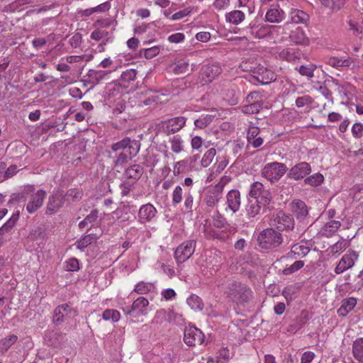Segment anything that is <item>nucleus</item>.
Returning <instances> with one entry per match:
<instances>
[{"label":"nucleus","instance_id":"34","mask_svg":"<svg viewBox=\"0 0 363 363\" xmlns=\"http://www.w3.org/2000/svg\"><path fill=\"white\" fill-rule=\"evenodd\" d=\"M245 18V15L244 12L240 10H233L225 14L226 21L234 25L240 24Z\"/></svg>","mask_w":363,"mask_h":363},{"label":"nucleus","instance_id":"38","mask_svg":"<svg viewBox=\"0 0 363 363\" xmlns=\"http://www.w3.org/2000/svg\"><path fill=\"white\" fill-rule=\"evenodd\" d=\"M19 211L13 213L11 217L0 228V235H4L13 228L19 218Z\"/></svg>","mask_w":363,"mask_h":363},{"label":"nucleus","instance_id":"19","mask_svg":"<svg viewBox=\"0 0 363 363\" xmlns=\"http://www.w3.org/2000/svg\"><path fill=\"white\" fill-rule=\"evenodd\" d=\"M65 195L62 191H54L49 196L47 203V213L53 214L57 212L65 204Z\"/></svg>","mask_w":363,"mask_h":363},{"label":"nucleus","instance_id":"53","mask_svg":"<svg viewBox=\"0 0 363 363\" xmlns=\"http://www.w3.org/2000/svg\"><path fill=\"white\" fill-rule=\"evenodd\" d=\"M263 94L257 91H251L245 98L246 103L263 102Z\"/></svg>","mask_w":363,"mask_h":363},{"label":"nucleus","instance_id":"14","mask_svg":"<svg viewBox=\"0 0 363 363\" xmlns=\"http://www.w3.org/2000/svg\"><path fill=\"white\" fill-rule=\"evenodd\" d=\"M204 337L202 331L194 326H188L184 329V342L188 346L201 345Z\"/></svg>","mask_w":363,"mask_h":363},{"label":"nucleus","instance_id":"52","mask_svg":"<svg viewBox=\"0 0 363 363\" xmlns=\"http://www.w3.org/2000/svg\"><path fill=\"white\" fill-rule=\"evenodd\" d=\"M313 102V99L309 95H304L299 96L296 99V106L298 108H302L304 106H310Z\"/></svg>","mask_w":363,"mask_h":363},{"label":"nucleus","instance_id":"30","mask_svg":"<svg viewBox=\"0 0 363 363\" xmlns=\"http://www.w3.org/2000/svg\"><path fill=\"white\" fill-rule=\"evenodd\" d=\"M263 204L259 200L250 199L245 207L248 219L255 218L260 212Z\"/></svg>","mask_w":363,"mask_h":363},{"label":"nucleus","instance_id":"29","mask_svg":"<svg viewBox=\"0 0 363 363\" xmlns=\"http://www.w3.org/2000/svg\"><path fill=\"white\" fill-rule=\"evenodd\" d=\"M357 300L354 297H348L342 300L341 306L337 309V314L340 317H345L357 306Z\"/></svg>","mask_w":363,"mask_h":363},{"label":"nucleus","instance_id":"10","mask_svg":"<svg viewBox=\"0 0 363 363\" xmlns=\"http://www.w3.org/2000/svg\"><path fill=\"white\" fill-rule=\"evenodd\" d=\"M196 249V240H189L180 244L174 251V258L177 263H184L194 254Z\"/></svg>","mask_w":363,"mask_h":363},{"label":"nucleus","instance_id":"27","mask_svg":"<svg viewBox=\"0 0 363 363\" xmlns=\"http://www.w3.org/2000/svg\"><path fill=\"white\" fill-rule=\"evenodd\" d=\"M101 233H89L86 235L82 236L77 241L75 242L74 245L77 249L81 252H84L85 249L93 243H96L98 239L101 237Z\"/></svg>","mask_w":363,"mask_h":363},{"label":"nucleus","instance_id":"24","mask_svg":"<svg viewBox=\"0 0 363 363\" xmlns=\"http://www.w3.org/2000/svg\"><path fill=\"white\" fill-rule=\"evenodd\" d=\"M226 210L229 209L233 213L239 211L241 205V198L238 190L232 189L228 192L226 195Z\"/></svg>","mask_w":363,"mask_h":363},{"label":"nucleus","instance_id":"8","mask_svg":"<svg viewBox=\"0 0 363 363\" xmlns=\"http://www.w3.org/2000/svg\"><path fill=\"white\" fill-rule=\"evenodd\" d=\"M228 182L226 177H223L220 182L215 186L206 190L202 195V200L208 207L214 208L223 198V190Z\"/></svg>","mask_w":363,"mask_h":363},{"label":"nucleus","instance_id":"37","mask_svg":"<svg viewBox=\"0 0 363 363\" xmlns=\"http://www.w3.org/2000/svg\"><path fill=\"white\" fill-rule=\"evenodd\" d=\"M341 226V223L338 220H330L325 224L322 228L323 235L326 237L332 236Z\"/></svg>","mask_w":363,"mask_h":363},{"label":"nucleus","instance_id":"3","mask_svg":"<svg viewBox=\"0 0 363 363\" xmlns=\"http://www.w3.org/2000/svg\"><path fill=\"white\" fill-rule=\"evenodd\" d=\"M225 294L234 303H245L252 298V291L249 286L235 280H230L224 290Z\"/></svg>","mask_w":363,"mask_h":363},{"label":"nucleus","instance_id":"5","mask_svg":"<svg viewBox=\"0 0 363 363\" xmlns=\"http://www.w3.org/2000/svg\"><path fill=\"white\" fill-rule=\"evenodd\" d=\"M259 246L265 250H273L278 247L283 242L282 234L274 228H268L263 230L258 235Z\"/></svg>","mask_w":363,"mask_h":363},{"label":"nucleus","instance_id":"4","mask_svg":"<svg viewBox=\"0 0 363 363\" xmlns=\"http://www.w3.org/2000/svg\"><path fill=\"white\" fill-rule=\"evenodd\" d=\"M290 27L289 23H285L282 26L250 24L245 30L251 38L270 40L274 34L280 33L281 30H289Z\"/></svg>","mask_w":363,"mask_h":363},{"label":"nucleus","instance_id":"63","mask_svg":"<svg viewBox=\"0 0 363 363\" xmlns=\"http://www.w3.org/2000/svg\"><path fill=\"white\" fill-rule=\"evenodd\" d=\"M133 185L134 184L133 183H130L125 180L123 181V183H121V195L123 196H128L130 194V191L133 189Z\"/></svg>","mask_w":363,"mask_h":363},{"label":"nucleus","instance_id":"49","mask_svg":"<svg viewBox=\"0 0 363 363\" xmlns=\"http://www.w3.org/2000/svg\"><path fill=\"white\" fill-rule=\"evenodd\" d=\"M216 150L215 148H210L203 155L201 164L203 167H207L212 162L214 157L216 156Z\"/></svg>","mask_w":363,"mask_h":363},{"label":"nucleus","instance_id":"46","mask_svg":"<svg viewBox=\"0 0 363 363\" xmlns=\"http://www.w3.org/2000/svg\"><path fill=\"white\" fill-rule=\"evenodd\" d=\"M184 196L183 189L181 186H177L173 190L172 194V204L173 206H177L182 201Z\"/></svg>","mask_w":363,"mask_h":363},{"label":"nucleus","instance_id":"60","mask_svg":"<svg viewBox=\"0 0 363 363\" xmlns=\"http://www.w3.org/2000/svg\"><path fill=\"white\" fill-rule=\"evenodd\" d=\"M65 268L69 272H77L79 269V261L76 258H70L65 262Z\"/></svg>","mask_w":363,"mask_h":363},{"label":"nucleus","instance_id":"55","mask_svg":"<svg viewBox=\"0 0 363 363\" xmlns=\"http://www.w3.org/2000/svg\"><path fill=\"white\" fill-rule=\"evenodd\" d=\"M228 160L225 156H218L216 158V162L214 164V167L216 168V172H221L228 165Z\"/></svg>","mask_w":363,"mask_h":363},{"label":"nucleus","instance_id":"26","mask_svg":"<svg viewBox=\"0 0 363 363\" xmlns=\"http://www.w3.org/2000/svg\"><path fill=\"white\" fill-rule=\"evenodd\" d=\"M143 167L140 164H133L128 167L125 172L123 177L125 181L133 184L135 182L141 177L143 174Z\"/></svg>","mask_w":363,"mask_h":363},{"label":"nucleus","instance_id":"15","mask_svg":"<svg viewBox=\"0 0 363 363\" xmlns=\"http://www.w3.org/2000/svg\"><path fill=\"white\" fill-rule=\"evenodd\" d=\"M222 72L221 67L216 64H207L202 66L200 71V79L203 84L212 82Z\"/></svg>","mask_w":363,"mask_h":363},{"label":"nucleus","instance_id":"54","mask_svg":"<svg viewBox=\"0 0 363 363\" xmlns=\"http://www.w3.org/2000/svg\"><path fill=\"white\" fill-rule=\"evenodd\" d=\"M137 71L135 69H129L124 72L121 75V79L125 82H130L136 79Z\"/></svg>","mask_w":363,"mask_h":363},{"label":"nucleus","instance_id":"61","mask_svg":"<svg viewBox=\"0 0 363 363\" xmlns=\"http://www.w3.org/2000/svg\"><path fill=\"white\" fill-rule=\"evenodd\" d=\"M143 51L145 57L151 59L159 54L160 48L157 46H154L150 48H145Z\"/></svg>","mask_w":363,"mask_h":363},{"label":"nucleus","instance_id":"32","mask_svg":"<svg viewBox=\"0 0 363 363\" xmlns=\"http://www.w3.org/2000/svg\"><path fill=\"white\" fill-rule=\"evenodd\" d=\"M352 354L356 361L363 363V337H358L353 341Z\"/></svg>","mask_w":363,"mask_h":363},{"label":"nucleus","instance_id":"21","mask_svg":"<svg viewBox=\"0 0 363 363\" xmlns=\"http://www.w3.org/2000/svg\"><path fill=\"white\" fill-rule=\"evenodd\" d=\"M148 306L149 301L143 296H140L133 301L130 308L124 310V311L127 315H145L147 313Z\"/></svg>","mask_w":363,"mask_h":363},{"label":"nucleus","instance_id":"22","mask_svg":"<svg viewBox=\"0 0 363 363\" xmlns=\"http://www.w3.org/2000/svg\"><path fill=\"white\" fill-rule=\"evenodd\" d=\"M46 195V191L43 189L32 194L26 204L27 211L30 214L37 211L43 206Z\"/></svg>","mask_w":363,"mask_h":363},{"label":"nucleus","instance_id":"62","mask_svg":"<svg viewBox=\"0 0 363 363\" xmlns=\"http://www.w3.org/2000/svg\"><path fill=\"white\" fill-rule=\"evenodd\" d=\"M189 69V63L184 61L178 62L174 67V72L176 74H183L187 72Z\"/></svg>","mask_w":363,"mask_h":363},{"label":"nucleus","instance_id":"44","mask_svg":"<svg viewBox=\"0 0 363 363\" xmlns=\"http://www.w3.org/2000/svg\"><path fill=\"white\" fill-rule=\"evenodd\" d=\"M104 320H111L113 323L118 322L121 318L120 313L115 309H106L102 314Z\"/></svg>","mask_w":363,"mask_h":363},{"label":"nucleus","instance_id":"58","mask_svg":"<svg viewBox=\"0 0 363 363\" xmlns=\"http://www.w3.org/2000/svg\"><path fill=\"white\" fill-rule=\"evenodd\" d=\"M108 35V32L97 28L91 33L90 38L96 41H100L107 37Z\"/></svg>","mask_w":363,"mask_h":363},{"label":"nucleus","instance_id":"31","mask_svg":"<svg viewBox=\"0 0 363 363\" xmlns=\"http://www.w3.org/2000/svg\"><path fill=\"white\" fill-rule=\"evenodd\" d=\"M285 18V13L283 10L279 7L269 9L265 15V19L269 23H279Z\"/></svg>","mask_w":363,"mask_h":363},{"label":"nucleus","instance_id":"1","mask_svg":"<svg viewBox=\"0 0 363 363\" xmlns=\"http://www.w3.org/2000/svg\"><path fill=\"white\" fill-rule=\"evenodd\" d=\"M140 143L136 140H131L126 137L123 140L113 143L111 145V150L113 152L120 151L114 160L115 166H122L131 160L139 152Z\"/></svg>","mask_w":363,"mask_h":363},{"label":"nucleus","instance_id":"41","mask_svg":"<svg viewBox=\"0 0 363 363\" xmlns=\"http://www.w3.org/2000/svg\"><path fill=\"white\" fill-rule=\"evenodd\" d=\"M317 67L314 64H308L306 65H301L298 68H296V69L298 72V73L304 77H306L308 79H311L314 76V72L316 69Z\"/></svg>","mask_w":363,"mask_h":363},{"label":"nucleus","instance_id":"35","mask_svg":"<svg viewBox=\"0 0 363 363\" xmlns=\"http://www.w3.org/2000/svg\"><path fill=\"white\" fill-rule=\"evenodd\" d=\"M18 340V336L11 334L0 340V354H4Z\"/></svg>","mask_w":363,"mask_h":363},{"label":"nucleus","instance_id":"50","mask_svg":"<svg viewBox=\"0 0 363 363\" xmlns=\"http://www.w3.org/2000/svg\"><path fill=\"white\" fill-rule=\"evenodd\" d=\"M213 225L217 228H223L227 226V220L217 210L215 215L213 216Z\"/></svg>","mask_w":363,"mask_h":363},{"label":"nucleus","instance_id":"16","mask_svg":"<svg viewBox=\"0 0 363 363\" xmlns=\"http://www.w3.org/2000/svg\"><path fill=\"white\" fill-rule=\"evenodd\" d=\"M311 166L306 162H301L288 169L287 177L295 181L301 180L311 174Z\"/></svg>","mask_w":363,"mask_h":363},{"label":"nucleus","instance_id":"11","mask_svg":"<svg viewBox=\"0 0 363 363\" xmlns=\"http://www.w3.org/2000/svg\"><path fill=\"white\" fill-rule=\"evenodd\" d=\"M249 194L252 199L259 200L264 207L269 205L272 199L269 190L265 189L264 185L259 182H255L251 184Z\"/></svg>","mask_w":363,"mask_h":363},{"label":"nucleus","instance_id":"59","mask_svg":"<svg viewBox=\"0 0 363 363\" xmlns=\"http://www.w3.org/2000/svg\"><path fill=\"white\" fill-rule=\"evenodd\" d=\"M352 134L355 138H361L363 137V123L357 122L352 127Z\"/></svg>","mask_w":363,"mask_h":363},{"label":"nucleus","instance_id":"56","mask_svg":"<svg viewBox=\"0 0 363 363\" xmlns=\"http://www.w3.org/2000/svg\"><path fill=\"white\" fill-rule=\"evenodd\" d=\"M149 93L150 95L141 101L143 106H151L152 104H157L160 101V99L157 93L152 92V91H150Z\"/></svg>","mask_w":363,"mask_h":363},{"label":"nucleus","instance_id":"2","mask_svg":"<svg viewBox=\"0 0 363 363\" xmlns=\"http://www.w3.org/2000/svg\"><path fill=\"white\" fill-rule=\"evenodd\" d=\"M269 225L279 231L285 232L284 236L288 241H296L298 238V233L295 231V221L291 214L279 211L270 216Z\"/></svg>","mask_w":363,"mask_h":363},{"label":"nucleus","instance_id":"18","mask_svg":"<svg viewBox=\"0 0 363 363\" xmlns=\"http://www.w3.org/2000/svg\"><path fill=\"white\" fill-rule=\"evenodd\" d=\"M252 77L262 84H268L276 80L277 75L271 69L258 65L252 70Z\"/></svg>","mask_w":363,"mask_h":363},{"label":"nucleus","instance_id":"28","mask_svg":"<svg viewBox=\"0 0 363 363\" xmlns=\"http://www.w3.org/2000/svg\"><path fill=\"white\" fill-rule=\"evenodd\" d=\"M289 18L290 21H288L287 23H291V26H293V23L306 24L309 21L310 16L307 13L302 10L291 9L289 12Z\"/></svg>","mask_w":363,"mask_h":363},{"label":"nucleus","instance_id":"20","mask_svg":"<svg viewBox=\"0 0 363 363\" xmlns=\"http://www.w3.org/2000/svg\"><path fill=\"white\" fill-rule=\"evenodd\" d=\"M157 214V211L152 203L143 204L138 211V221L142 224L153 222L156 219Z\"/></svg>","mask_w":363,"mask_h":363},{"label":"nucleus","instance_id":"12","mask_svg":"<svg viewBox=\"0 0 363 363\" xmlns=\"http://www.w3.org/2000/svg\"><path fill=\"white\" fill-rule=\"evenodd\" d=\"M359 258V252L353 250H349L340 259L335 268L336 274H340L352 268Z\"/></svg>","mask_w":363,"mask_h":363},{"label":"nucleus","instance_id":"45","mask_svg":"<svg viewBox=\"0 0 363 363\" xmlns=\"http://www.w3.org/2000/svg\"><path fill=\"white\" fill-rule=\"evenodd\" d=\"M305 264L304 261L303 260H296L289 267H286L282 270V274L284 275H290L292 274L299 269H301L302 267H303Z\"/></svg>","mask_w":363,"mask_h":363},{"label":"nucleus","instance_id":"7","mask_svg":"<svg viewBox=\"0 0 363 363\" xmlns=\"http://www.w3.org/2000/svg\"><path fill=\"white\" fill-rule=\"evenodd\" d=\"M288 171L284 163L272 162L266 164L261 170V175L272 184L277 182Z\"/></svg>","mask_w":363,"mask_h":363},{"label":"nucleus","instance_id":"25","mask_svg":"<svg viewBox=\"0 0 363 363\" xmlns=\"http://www.w3.org/2000/svg\"><path fill=\"white\" fill-rule=\"evenodd\" d=\"M309 252L310 248L306 245L295 244L291 246L290 251L281 258L289 260H296L297 259L306 257Z\"/></svg>","mask_w":363,"mask_h":363},{"label":"nucleus","instance_id":"43","mask_svg":"<svg viewBox=\"0 0 363 363\" xmlns=\"http://www.w3.org/2000/svg\"><path fill=\"white\" fill-rule=\"evenodd\" d=\"M347 246V241L345 240H339L330 247V253L333 255H340L346 250Z\"/></svg>","mask_w":363,"mask_h":363},{"label":"nucleus","instance_id":"64","mask_svg":"<svg viewBox=\"0 0 363 363\" xmlns=\"http://www.w3.org/2000/svg\"><path fill=\"white\" fill-rule=\"evenodd\" d=\"M350 29L353 32L354 35H359L362 32V27L357 22L350 20L348 22Z\"/></svg>","mask_w":363,"mask_h":363},{"label":"nucleus","instance_id":"23","mask_svg":"<svg viewBox=\"0 0 363 363\" xmlns=\"http://www.w3.org/2000/svg\"><path fill=\"white\" fill-rule=\"evenodd\" d=\"M291 211L299 221H303L308 215V208L306 203L300 199H294L290 203Z\"/></svg>","mask_w":363,"mask_h":363},{"label":"nucleus","instance_id":"40","mask_svg":"<svg viewBox=\"0 0 363 363\" xmlns=\"http://www.w3.org/2000/svg\"><path fill=\"white\" fill-rule=\"evenodd\" d=\"M324 182V177L320 173H315L304 179V184L311 186H318Z\"/></svg>","mask_w":363,"mask_h":363},{"label":"nucleus","instance_id":"51","mask_svg":"<svg viewBox=\"0 0 363 363\" xmlns=\"http://www.w3.org/2000/svg\"><path fill=\"white\" fill-rule=\"evenodd\" d=\"M121 86L119 84L112 82L106 86V94L109 96H116L120 94Z\"/></svg>","mask_w":363,"mask_h":363},{"label":"nucleus","instance_id":"42","mask_svg":"<svg viewBox=\"0 0 363 363\" xmlns=\"http://www.w3.org/2000/svg\"><path fill=\"white\" fill-rule=\"evenodd\" d=\"M213 118L214 116L210 114H202L194 121V125L198 128H204L211 124Z\"/></svg>","mask_w":363,"mask_h":363},{"label":"nucleus","instance_id":"33","mask_svg":"<svg viewBox=\"0 0 363 363\" xmlns=\"http://www.w3.org/2000/svg\"><path fill=\"white\" fill-rule=\"evenodd\" d=\"M171 150L176 154H179L184 150V142L179 135H174L169 138Z\"/></svg>","mask_w":363,"mask_h":363},{"label":"nucleus","instance_id":"47","mask_svg":"<svg viewBox=\"0 0 363 363\" xmlns=\"http://www.w3.org/2000/svg\"><path fill=\"white\" fill-rule=\"evenodd\" d=\"M153 288V285L149 282L140 281L135 285L133 292L138 294H146Z\"/></svg>","mask_w":363,"mask_h":363},{"label":"nucleus","instance_id":"17","mask_svg":"<svg viewBox=\"0 0 363 363\" xmlns=\"http://www.w3.org/2000/svg\"><path fill=\"white\" fill-rule=\"evenodd\" d=\"M289 23L291 25V23ZM292 27L293 26H291L290 29L289 30V31H290L289 34L290 41L296 45H308L310 40L306 35L304 30L300 26L295 27L294 28ZM287 31L288 30H281L280 32L287 34Z\"/></svg>","mask_w":363,"mask_h":363},{"label":"nucleus","instance_id":"57","mask_svg":"<svg viewBox=\"0 0 363 363\" xmlns=\"http://www.w3.org/2000/svg\"><path fill=\"white\" fill-rule=\"evenodd\" d=\"M194 205V196L189 190L184 194V206L186 211H191Z\"/></svg>","mask_w":363,"mask_h":363},{"label":"nucleus","instance_id":"39","mask_svg":"<svg viewBox=\"0 0 363 363\" xmlns=\"http://www.w3.org/2000/svg\"><path fill=\"white\" fill-rule=\"evenodd\" d=\"M263 107V102L246 103L242 106V111L246 114H255L259 112Z\"/></svg>","mask_w":363,"mask_h":363},{"label":"nucleus","instance_id":"13","mask_svg":"<svg viewBox=\"0 0 363 363\" xmlns=\"http://www.w3.org/2000/svg\"><path fill=\"white\" fill-rule=\"evenodd\" d=\"M274 55L281 60L292 62L301 58V52L298 48L280 46L274 49Z\"/></svg>","mask_w":363,"mask_h":363},{"label":"nucleus","instance_id":"48","mask_svg":"<svg viewBox=\"0 0 363 363\" xmlns=\"http://www.w3.org/2000/svg\"><path fill=\"white\" fill-rule=\"evenodd\" d=\"M188 305L194 310H202L203 304L201 299L195 294H191L186 300Z\"/></svg>","mask_w":363,"mask_h":363},{"label":"nucleus","instance_id":"6","mask_svg":"<svg viewBox=\"0 0 363 363\" xmlns=\"http://www.w3.org/2000/svg\"><path fill=\"white\" fill-rule=\"evenodd\" d=\"M186 122V118L184 116L174 117L156 123L155 130L157 133H161L167 135H174L185 126Z\"/></svg>","mask_w":363,"mask_h":363},{"label":"nucleus","instance_id":"9","mask_svg":"<svg viewBox=\"0 0 363 363\" xmlns=\"http://www.w3.org/2000/svg\"><path fill=\"white\" fill-rule=\"evenodd\" d=\"M78 311L69 303H62L57 306L52 313V322L55 325H60L68 319L78 316Z\"/></svg>","mask_w":363,"mask_h":363},{"label":"nucleus","instance_id":"36","mask_svg":"<svg viewBox=\"0 0 363 363\" xmlns=\"http://www.w3.org/2000/svg\"><path fill=\"white\" fill-rule=\"evenodd\" d=\"M322 6L332 11L340 10L345 4V0H318Z\"/></svg>","mask_w":363,"mask_h":363}]
</instances>
